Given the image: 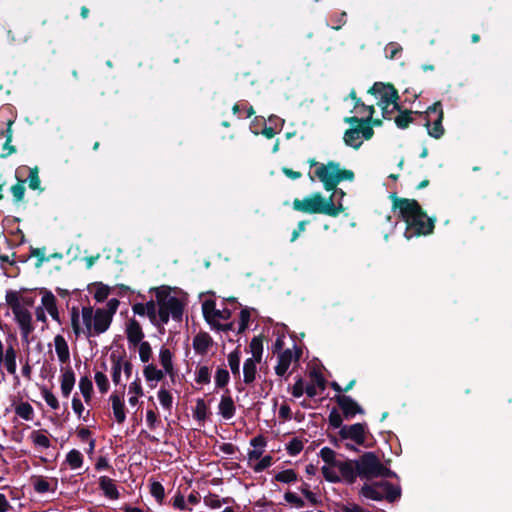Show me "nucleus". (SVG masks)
Here are the masks:
<instances>
[{
  "label": "nucleus",
  "mask_w": 512,
  "mask_h": 512,
  "mask_svg": "<svg viewBox=\"0 0 512 512\" xmlns=\"http://www.w3.org/2000/svg\"><path fill=\"white\" fill-rule=\"evenodd\" d=\"M392 210L398 211L399 218L405 222L404 236L407 240L413 237L428 236L434 232L436 217H429L416 199L390 195Z\"/></svg>",
  "instance_id": "obj_1"
},
{
  "label": "nucleus",
  "mask_w": 512,
  "mask_h": 512,
  "mask_svg": "<svg viewBox=\"0 0 512 512\" xmlns=\"http://www.w3.org/2000/svg\"><path fill=\"white\" fill-rule=\"evenodd\" d=\"M293 209L308 214H324L330 217H337L345 210L342 203H335L333 195L328 198L320 192H315L304 199L295 198L292 203Z\"/></svg>",
  "instance_id": "obj_2"
},
{
  "label": "nucleus",
  "mask_w": 512,
  "mask_h": 512,
  "mask_svg": "<svg viewBox=\"0 0 512 512\" xmlns=\"http://www.w3.org/2000/svg\"><path fill=\"white\" fill-rule=\"evenodd\" d=\"M328 421L331 427L340 429L338 434L342 440L349 439L354 441L357 445L368 446L366 445L367 423L363 422L352 425H343L342 415L335 407L332 408Z\"/></svg>",
  "instance_id": "obj_3"
},
{
  "label": "nucleus",
  "mask_w": 512,
  "mask_h": 512,
  "mask_svg": "<svg viewBox=\"0 0 512 512\" xmlns=\"http://www.w3.org/2000/svg\"><path fill=\"white\" fill-rule=\"evenodd\" d=\"M315 176L322 182L326 191H331L342 181H353L355 174L352 170L341 169L340 163L329 161L320 164L315 170Z\"/></svg>",
  "instance_id": "obj_4"
},
{
  "label": "nucleus",
  "mask_w": 512,
  "mask_h": 512,
  "mask_svg": "<svg viewBox=\"0 0 512 512\" xmlns=\"http://www.w3.org/2000/svg\"><path fill=\"white\" fill-rule=\"evenodd\" d=\"M360 494L368 499L381 501L386 499L393 503L401 496V489L388 481H379L372 484H364Z\"/></svg>",
  "instance_id": "obj_5"
},
{
  "label": "nucleus",
  "mask_w": 512,
  "mask_h": 512,
  "mask_svg": "<svg viewBox=\"0 0 512 512\" xmlns=\"http://www.w3.org/2000/svg\"><path fill=\"white\" fill-rule=\"evenodd\" d=\"M425 118L424 126L427 128L428 135L434 139H440L445 133L443 127L444 112L440 101L433 103L423 113Z\"/></svg>",
  "instance_id": "obj_6"
},
{
  "label": "nucleus",
  "mask_w": 512,
  "mask_h": 512,
  "mask_svg": "<svg viewBox=\"0 0 512 512\" xmlns=\"http://www.w3.org/2000/svg\"><path fill=\"white\" fill-rule=\"evenodd\" d=\"M373 96H380L378 105H393V109H399V93L392 83L375 82L367 91Z\"/></svg>",
  "instance_id": "obj_7"
},
{
  "label": "nucleus",
  "mask_w": 512,
  "mask_h": 512,
  "mask_svg": "<svg viewBox=\"0 0 512 512\" xmlns=\"http://www.w3.org/2000/svg\"><path fill=\"white\" fill-rule=\"evenodd\" d=\"M380 460L374 452H365L358 461H356V469L359 476L372 479L377 477L380 467Z\"/></svg>",
  "instance_id": "obj_8"
},
{
  "label": "nucleus",
  "mask_w": 512,
  "mask_h": 512,
  "mask_svg": "<svg viewBox=\"0 0 512 512\" xmlns=\"http://www.w3.org/2000/svg\"><path fill=\"white\" fill-rule=\"evenodd\" d=\"M183 312V302L177 297H171L167 306H159L157 311V320L161 324H167L171 315L175 321H181Z\"/></svg>",
  "instance_id": "obj_9"
},
{
  "label": "nucleus",
  "mask_w": 512,
  "mask_h": 512,
  "mask_svg": "<svg viewBox=\"0 0 512 512\" xmlns=\"http://www.w3.org/2000/svg\"><path fill=\"white\" fill-rule=\"evenodd\" d=\"M342 411V418L352 419L357 414H364V409L350 396L338 394L333 397Z\"/></svg>",
  "instance_id": "obj_10"
},
{
  "label": "nucleus",
  "mask_w": 512,
  "mask_h": 512,
  "mask_svg": "<svg viewBox=\"0 0 512 512\" xmlns=\"http://www.w3.org/2000/svg\"><path fill=\"white\" fill-rule=\"evenodd\" d=\"M126 335L130 347H136L140 343L144 342L143 338L145 335L142 327L140 323L134 318L130 319L126 325Z\"/></svg>",
  "instance_id": "obj_11"
},
{
  "label": "nucleus",
  "mask_w": 512,
  "mask_h": 512,
  "mask_svg": "<svg viewBox=\"0 0 512 512\" xmlns=\"http://www.w3.org/2000/svg\"><path fill=\"white\" fill-rule=\"evenodd\" d=\"M112 319L104 308H97L94 314L93 335H100L106 332L112 323Z\"/></svg>",
  "instance_id": "obj_12"
},
{
  "label": "nucleus",
  "mask_w": 512,
  "mask_h": 512,
  "mask_svg": "<svg viewBox=\"0 0 512 512\" xmlns=\"http://www.w3.org/2000/svg\"><path fill=\"white\" fill-rule=\"evenodd\" d=\"M125 387L126 386L123 385L122 388L125 389ZM123 394H124V390H122L121 393L113 392L110 396V400L112 402L113 414H114L115 420L119 424L123 423L126 419Z\"/></svg>",
  "instance_id": "obj_13"
},
{
  "label": "nucleus",
  "mask_w": 512,
  "mask_h": 512,
  "mask_svg": "<svg viewBox=\"0 0 512 512\" xmlns=\"http://www.w3.org/2000/svg\"><path fill=\"white\" fill-rule=\"evenodd\" d=\"M336 468L339 469L341 476L349 484H353L356 481L357 475H359L356 469V461H339Z\"/></svg>",
  "instance_id": "obj_14"
},
{
  "label": "nucleus",
  "mask_w": 512,
  "mask_h": 512,
  "mask_svg": "<svg viewBox=\"0 0 512 512\" xmlns=\"http://www.w3.org/2000/svg\"><path fill=\"white\" fill-rule=\"evenodd\" d=\"M212 344L213 339L207 332H199L193 338V348L200 355H205Z\"/></svg>",
  "instance_id": "obj_15"
},
{
  "label": "nucleus",
  "mask_w": 512,
  "mask_h": 512,
  "mask_svg": "<svg viewBox=\"0 0 512 512\" xmlns=\"http://www.w3.org/2000/svg\"><path fill=\"white\" fill-rule=\"evenodd\" d=\"M293 359V352L291 349H285L278 355V363L275 366V373L278 376H284L289 369Z\"/></svg>",
  "instance_id": "obj_16"
},
{
  "label": "nucleus",
  "mask_w": 512,
  "mask_h": 512,
  "mask_svg": "<svg viewBox=\"0 0 512 512\" xmlns=\"http://www.w3.org/2000/svg\"><path fill=\"white\" fill-rule=\"evenodd\" d=\"M99 488L103 491V494L111 500H117L120 497V493L114 483V480L108 476H101L99 478Z\"/></svg>",
  "instance_id": "obj_17"
},
{
  "label": "nucleus",
  "mask_w": 512,
  "mask_h": 512,
  "mask_svg": "<svg viewBox=\"0 0 512 512\" xmlns=\"http://www.w3.org/2000/svg\"><path fill=\"white\" fill-rule=\"evenodd\" d=\"M75 373L71 367H67L61 375V393L68 398L75 385Z\"/></svg>",
  "instance_id": "obj_18"
},
{
  "label": "nucleus",
  "mask_w": 512,
  "mask_h": 512,
  "mask_svg": "<svg viewBox=\"0 0 512 512\" xmlns=\"http://www.w3.org/2000/svg\"><path fill=\"white\" fill-rule=\"evenodd\" d=\"M218 408L219 414L226 420L233 418L236 413V407L230 395H222Z\"/></svg>",
  "instance_id": "obj_19"
},
{
  "label": "nucleus",
  "mask_w": 512,
  "mask_h": 512,
  "mask_svg": "<svg viewBox=\"0 0 512 512\" xmlns=\"http://www.w3.org/2000/svg\"><path fill=\"white\" fill-rule=\"evenodd\" d=\"M42 305L45 307L47 312L50 314L53 320L61 323L59 312L56 305L55 296L48 290H45L42 297Z\"/></svg>",
  "instance_id": "obj_20"
},
{
  "label": "nucleus",
  "mask_w": 512,
  "mask_h": 512,
  "mask_svg": "<svg viewBox=\"0 0 512 512\" xmlns=\"http://www.w3.org/2000/svg\"><path fill=\"white\" fill-rule=\"evenodd\" d=\"M399 114L395 117L394 121L396 126L399 129H406L409 127L411 123H413L414 119L412 117L413 114L422 115L423 113L418 111H412L408 109L402 110L401 106L399 105V109H396Z\"/></svg>",
  "instance_id": "obj_21"
},
{
  "label": "nucleus",
  "mask_w": 512,
  "mask_h": 512,
  "mask_svg": "<svg viewBox=\"0 0 512 512\" xmlns=\"http://www.w3.org/2000/svg\"><path fill=\"white\" fill-rule=\"evenodd\" d=\"M95 311L91 306H84L81 310V316L83 320V324L85 326V330L83 329V334L89 338L93 336V321H94Z\"/></svg>",
  "instance_id": "obj_22"
},
{
  "label": "nucleus",
  "mask_w": 512,
  "mask_h": 512,
  "mask_svg": "<svg viewBox=\"0 0 512 512\" xmlns=\"http://www.w3.org/2000/svg\"><path fill=\"white\" fill-rule=\"evenodd\" d=\"M13 122L11 120H9L7 122V128L5 130H1V135H5V143L3 144V152L0 154V157L1 158H7L8 156H10L11 154L15 153L16 152V147L14 145H11V141H12V136H13V132H12V126Z\"/></svg>",
  "instance_id": "obj_23"
},
{
  "label": "nucleus",
  "mask_w": 512,
  "mask_h": 512,
  "mask_svg": "<svg viewBox=\"0 0 512 512\" xmlns=\"http://www.w3.org/2000/svg\"><path fill=\"white\" fill-rule=\"evenodd\" d=\"M55 350L61 363H66L70 359L69 347L62 335H56L54 338Z\"/></svg>",
  "instance_id": "obj_24"
},
{
  "label": "nucleus",
  "mask_w": 512,
  "mask_h": 512,
  "mask_svg": "<svg viewBox=\"0 0 512 512\" xmlns=\"http://www.w3.org/2000/svg\"><path fill=\"white\" fill-rule=\"evenodd\" d=\"M261 361H255L254 359L248 358L245 360L243 365V375H244V383L251 384L255 381L256 373H257V363Z\"/></svg>",
  "instance_id": "obj_25"
},
{
  "label": "nucleus",
  "mask_w": 512,
  "mask_h": 512,
  "mask_svg": "<svg viewBox=\"0 0 512 512\" xmlns=\"http://www.w3.org/2000/svg\"><path fill=\"white\" fill-rule=\"evenodd\" d=\"M343 140L347 146L359 149L362 145V141L360 140V130L358 127L347 129L344 133Z\"/></svg>",
  "instance_id": "obj_26"
},
{
  "label": "nucleus",
  "mask_w": 512,
  "mask_h": 512,
  "mask_svg": "<svg viewBox=\"0 0 512 512\" xmlns=\"http://www.w3.org/2000/svg\"><path fill=\"white\" fill-rule=\"evenodd\" d=\"M0 267L8 277H16L19 273V268L16 266V260H10L7 255H0Z\"/></svg>",
  "instance_id": "obj_27"
},
{
  "label": "nucleus",
  "mask_w": 512,
  "mask_h": 512,
  "mask_svg": "<svg viewBox=\"0 0 512 512\" xmlns=\"http://www.w3.org/2000/svg\"><path fill=\"white\" fill-rule=\"evenodd\" d=\"M156 296V303L158 306H167L171 299V288L169 286L153 287L150 289Z\"/></svg>",
  "instance_id": "obj_28"
},
{
  "label": "nucleus",
  "mask_w": 512,
  "mask_h": 512,
  "mask_svg": "<svg viewBox=\"0 0 512 512\" xmlns=\"http://www.w3.org/2000/svg\"><path fill=\"white\" fill-rule=\"evenodd\" d=\"M159 361L162 367L164 368L165 372L169 374L170 376L173 375L174 368H173V362H172V353L171 351L166 348L162 347L159 352Z\"/></svg>",
  "instance_id": "obj_29"
},
{
  "label": "nucleus",
  "mask_w": 512,
  "mask_h": 512,
  "mask_svg": "<svg viewBox=\"0 0 512 512\" xmlns=\"http://www.w3.org/2000/svg\"><path fill=\"white\" fill-rule=\"evenodd\" d=\"M110 360L112 362V381L115 385H119L121 381L122 356H117L115 353H112Z\"/></svg>",
  "instance_id": "obj_30"
},
{
  "label": "nucleus",
  "mask_w": 512,
  "mask_h": 512,
  "mask_svg": "<svg viewBox=\"0 0 512 512\" xmlns=\"http://www.w3.org/2000/svg\"><path fill=\"white\" fill-rule=\"evenodd\" d=\"M84 462L83 455L77 449L70 450L65 459V463L73 470L81 468Z\"/></svg>",
  "instance_id": "obj_31"
},
{
  "label": "nucleus",
  "mask_w": 512,
  "mask_h": 512,
  "mask_svg": "<svg viewBox=\"0 0 512 512\" xmlns=\"http://www.w3.org/2000/svg\"><path fill=\"white\" fill-rule=\"evenodd\" d=\"M240 358L241 352L238 347L228 355V365L235 378H240Z\"/></svg>",
  "instance_id": "obj_32"
},
{
  "label": "nucleus",
  "mask_w": 512,
  "mask_h": 512,
  "mask_svg": "<svg viewBox=\"0 0 512 512\" xmlns=\"http://www.w3.org/2000/svg\"><path fill=\"white\" fill-rule=\"evenodd\" d=\"M79 389L83 395L86 403H89L92 399L93 383L88 376H83L79 380Z\"/></svg>",
  "instance_id": "obj_33"
},
{
  "label": "nucleus",
  "mask_w": 512,
  "mask_h": 512,
  "mask_svg": "<svg viewBox=\"0 0 512 512\" xmlns=\"http://www.w3.org/2000/svg\"><path fill=\"white\" fill-rule=\"evenodd\" d=\"M15 413L26 421H31L34 417V409L28 402H20L18 405H16Z\"/></svg>",
  "instance_id": "obj_34"
},
{
  "label": "nucleus",
  "mask_w": 512,
  "mask_h": 512,
  "mask_svg": "<svg viewBox=\"0 0 512 512\" xmlns=\"http://www.w3.org/2000/svg\"><path fill=\"white\" fill-rule=\"evenodd\" d=\"M250 351L252 353L251 359H254L255 361H261L262 360V354H263V338L262 336H255L252 338L250 342Z\"/></svg>",
  "instance_id": "obj_35"
},
{
  "label": "nucleus",
  "mask_w": 512,
  "mask_h": 512,
  "mask_svg": "<svg viewBox=\"0 0 512 512\" xmlns=\"http://www.w3.org/2000/svg\"><path fill=\"white\" fill-rule=\"evenodd\" d=\"M16 350L13 346H8L5 351V361L4 365L10 374L16 373Z\"/></svg>",
  "instance_id": "obj_36"
},
{
  "label": "nucleus",
  "mask_w": 512,
  "mask_h": 512,
  "mask_svg": "<svg viewBox=\"0 0 512 512\" xmlns=\"http://www.w3.org/2000/svg\"><path fill=\"white\" fill-rule=\"evenodd\" d=\"M143 374L147 381H161L164 378L163 371L157 369L154 364L146 365Z\"/></svg>",
  "instance_id": "obj_37"
},
{
  "label": "nucleus",
  "mask_w": 512,
  "mask_h": 512,
  "mask_svg": "<svg viewBox=\"0 0 512 512\" xmlns=\"http://www.w3.org/2000/svg\"><path fill=\"white\" fill-rule=\"evenodd\" d=\"M70 316H71V326L73 329V332L76 336V338H79L83 332V329L80 325V311L77 306H73L70 309Z\"/></svg>",
  "instance_id": "obj_38"
},
{
  "label": "nucleus",
  "mask_w": 512,
  "mask_h": 512,
  "mask_svg": "<svg viewBox=\"0 0 512 512\" xmlns=\"http://www.w3.org/2000/svg\"><path fill=\"white\" fill-rule=\"evenodd\" d=\"M28 186L32 190H39L40 192L44 191V188L41 187V180L39 178V169L37 166L30 168V170H29Z\"/></svg>",
  "instance_id": "obj_39"
},
{
  "label": "nucleus",
  "mask_w": 512,
  "mask_h": 512,
  "mask_svg": "<svg viewBox=\"0 0 512 512\" xmlns=\"http://www.w3.org/2000/svg\"><path fill=\"white\" fill-rule=\"evenodd\" d=\"M11 193L13 195V201L15 203H20L24 200L25 196V180L18 179V182L11 186Z\"/></svg>",
  "instance_id": "obj_40"
},
{
  "label": "nucleus",
  "mask_w": 512,
  "mask_h": 512,
  "mask_svg": "<svg viewBox=\"0 0 512 512\" xmlns=\"http://www.w3.org/2000/svg\"><path fill=\"white\" fill-rule=\"evenodd\" d=\"M30 256L37 259L35 263L36 268H40L44 262L50 261V257L46 256V247L34 248L31 246Z\"/></svg>",
  "instance_id": "obj_41"
},
{
  "label": "nucleus",
  "mask_w": 512,
  "mask_h": 512,
  "mask_svg": "<svg viewBox=\"0 0 512 512\" xmlns=\"http://www.w3.org/2000/svg\"><path fill=\"white\" fill-rule=\"evenodd\" d=\"M274 479L281 483H292L298 480V474L293 469H286L278 472Z\"/></svg>",
  "instance_id": "obj_42"
},
{
  "label": "nucleus",
  "mask_w": 512,
  "mask_h": 512,
  "mask_svg": "<svg viewBox=\"0 0 512 512\" xmlns=\"http://www.w3.org/2000/svg\"><path fill=\"white\" fill-rule=\"evenodd\" d=\"M32 484L37 493L44 494L51 490L49 482L43 476L32 477ZM52 489V491H54Z\"/></svg>",
  "instance_id": "obj_43"
},
{
  "label": "nucleus",
  "mask_w": 512,
  "mask_h": 512,
  "mask_svg": "<svg viewBox=\"0 0 512 512\" xmlns=\"http://www.w3.org/2000/svg\"><path fill=\"white\" fill-rule=\"evenodd\" d=\"M7 305L12 309V312L22 308L21 297L17 291L9 290L5 296Z\"/></svg>",
  "instance_id": "obj_44"
},
{
  "label": "nucleus",
  "mask_w": 512,
  "mask_h": 512,
  "mask_svg": "<svg viewBox=\"0 0 512 512\" xmlns=\"http://www.w3.org/2000/svg\"><path fill=\"white\" fill-rule=\"evenodd\" d=\"M321 459L329 466L336 467L339 460L336 459V453L329 447H323L319 453Z\"/></svg>",
  "instance_id": "obj_45"
},
{
  "label": "nucleus",
  "mask_w": 512,
  "mask_h": 512,
  "mask_svg": "<svg viewBox=\"0 0 512 512\" xmlns=\"http://www.w3.org/2000/svg\"><path fill=\"white\" fill-rule=\"evenodd\" d=\"M194 418L199 422H204L207 418V405L202 398L197 399L193 412Z\"/></svg>",
  "instance_id": "obj_46"
},
{
  "label": "nucleus",
  "mask_w": 512,
  "mask_h": 512,
  "mask_svg": "<svg viewBox=\"0 0 512 512\" xmlns=\"http://www.w3.org/2000/svg\"><path fill=\"white\" fill-rule=\"evenodd\" d=\"M230 380V375L227 369L218 367L215 373V385L217 388H224Z\"/></svg>",
  "instance_id": "obj_47"
},
{
  "label": "nucleus",
  "mask_w": 512,
  "mask_h": 512,
  "mask_svg": "<svg viewBox=\"0 0 512 512\" xmlns=\"http://www.w3.org/2000/svg\"><path fill=\"white\" fill-rule=\"evenodd\" d=\"M216 310H217L216 303L214 300L208 299L203 302L202 312H203V316H204L205 320L208 323H210V324L212 323V319H213V316H214Z\"/></svg>",
  "instance_id": "obj_48"
},
{
  "label": "nucleus",
  "mask_w": 512,
  "mask_h": 512,
  "mask_svg": "<svg viewBox=\"0 0 512 512\" xmlns=\"http://www.w3.org/2000/svg\"><path fill=\"white\" fill-rule=\"evenodd\" d=\"M150 493L156 499L159 504H162L165 498L164 486L158 482L153 481L150 485Z\"/></svg>",
  "instance_id": "obj_49"
},
{
  "label": "nucleus",
  "mask_w": 512,
  "mask_h": 512,
  "mask_svg": "<svg viewBox=\"0 0 512 512\" xmlns=\"http://www.w3.org/2000/svg\"><path fill=\"white\" fill-rule=\"evenodd\" d=\"M13 314L19 326L32 323L31 313L23 307L14 311Z\"/></svg>",
  "instance_id": "obj_50"
},
{
  "label": "nucleus",
  "mask_w": 512,
  "mask_h": 512,
  "mask_svg": "<svg viewBox=\"0 0 512 512\" xmlns=\"http://www.w3.org/2000/svg\"><path fill=\"white\" fill-rule=\"evenodd\" d=\"M287 453L290 456H296L303 450V441L298 437H294L286 445Z\"/></svg>",
  "instance_id": "obj_51"
},
{
  "label": "nucleus",
  "mask_w": 512,
  "mask_h": 512,
  "mask_svg": "<svg viewBox=\"0 0 512 512\" xmlns=\"http://www.w3.org/2000/svg\"><path fill=\"white\" fill-rule=\"evenodd\" d=\"M195 381L198 384H209L211 381V373L208 366H200L196 372Z\"/></svg>",
  "instance_id": "obj_52"
},
{
  "label": "nucleus",
  "mask_w": 512,
  "mask_h": 512,
  "mask_svg": "<svg viewBox=\"0 0 512 512\" xmlns=\"http://www.w3.org/2000/svg\"><path fill=\"white\" fill-rule=\"evenodd\" d=\"M31 439L36 446L42 448H49L51 445L49 438L40 431H33L31 433Z\"/></svg>",
  "instance_id": "obj_53"
},
{
  "label": "nucleus",
  "mask_w": 512,
  "mask_h": 512,
  "mask_svg": "<svg viewBox=\"0 0 512 512\" xmlns=\"http://www.w3.org/2000/svg\"><path fill=\"white\" fill-rule=\"evenodd\" d=\"M97 289L94 293V298L97 302H104L110 294V287L103 283H97Z\"/></svg>",
  "instance_id": "obj_54"
},
{
  "label": "nucleus",
  "mask_w": 512,
  "mask_h": 512,
  "mask_svg": "<svg viewBox=\"0 0 512 512\" xmlns=\"http://www.w3.org/2000/svg\"><path fill=\"white\" fill-rule=\"evenodd\" d=\"M95 382L99 391L104 394L109 390V380L103 372L95 373Z\"/></svg>",
  "instance_id": "obj_55"
},
{
  "label": "nucleus",
  "mask_w": 512,
  "mask_h": 512,
  "mask_svg": "<svg viewBox=\"0 0 512 512\" xmlns=\"http://www.w3.org/2000/svg\"><path fill=\"white\" fill-rule=\"evenodd\" d=\"M158 398L161 403V405L167 409L170 410L173 403V397L169 391H167L164 388H161L158 392Z\"/></svg>",
  "instance_id": "obj_56"
},
{
  "label": "nucleus",
  "mask_w": 512,
  "mask_h": 512,
  "mask_svg": "<svg viewBox=\"0 0 512 512\" xmlns=\"http://www.w3.org/2000/svg\"><path fill=\"white\" fill-rule=\"evenodd\" d=\"M145 314L153 325L158 326L156 302L150 300L145 304Z\"/></svg>",
  "instance_id": "obj_57"
},
{
  "label": "nucleus",
  "mask_w": 512,
  "mask_h": 512,
  "mask_svg": "<svg viewBox=\"0 0 512 512\" xmlns=\"http://www.w3.org/2000/svg\"><path fill=\"white\" fill-rule=\"evenodd\" d=\"M152 356V348L149 342L145 341L139 344V357L143 363L149 362Z\"/></svg>",
  "instance_id": "obj_58"
},
{
  "label": "nucleus",
  "mask_w": 512,
  "mask_h": 512,
  "mask_svg": "<svg viewBox=\"0 0 512 512\" xmlns=\"http://www.w3.org/2000/svg\"><path fill=\"white\" fill-rule=\"evenodd\" d=\"M402 52V47L396 42H390L385 47L386 57L388 59H395L399 53Z\"/></svg>",
  "instance_id": "obj_59"
},
{
  "label": "nucleus",
  "mask_w": 512,
  "mask_h": 512,
  "mask_svg": "<svg viewBox=\"0 0 512 512\" xmlns=\"http://www.w3.org/2000/svg\"><path fill=\"white\" fill-rule=\"evenodd\" d=\"M42 395L47 405L50 406L53 410H57L59 408V401L50 390L44 388L42 390Z\"/></svg>",
  "instance_id": "obj_60"
},
{
  "label": "nucleus",
  "mask_w": 512,
  "mask_h": 512,
  "mask_svg": "<svg viewBox=\"0 0 512 512\" xmlns=\"http://www.w3.org/2000/svg\"><path fill=\"white\" fill-rule=\"evenodd\" d=\"M321 472L325 480L330 483H338L341 481L340 476L335 471L330 469L328 466H323L321 468Z\"/></svg>",
  "instance_id": "obj_61"
},
{
  "label": "nucleus",
  "mask_w": 512,
  "mask_h": 512,
  "mask_svg": "<svg viewBox=\"0 0 512 512\" xmlns=\"http://www.w3.org/2000/svg\"><path fill=\"white\" fill-rule=\"evenodd\" d=\"M310 377L313 379V384L316 387H318L320 390H325L327 381L321 372L313 370L310 373Z\"/></svg>",
  "instance_id": "obj_62"
},
{
  "label": "nucleus",
  "mask_w": 512,
  "mask_h": 512,
  "mask_svg": "<svg viewBox=\"0 0 512 512\" xmlns=\"http://www.w3.org/2000/svg\"><path fill=\"white\" fill-rule=\"evenodd\" d=\"M273 463V458L270 455H266L254 466V471L259 473L269 468Z\"/></svg>",
  "instance_id": "obj_63"
},
{
  "label": "nucleus",
  "mask_w": 512,
  "mask_h": 512,
  "mask_svg": "<svg viewBox=\"0 0 512 512\" xmlns=\"http://www.w3.org/2000/svg\"><path fill=\"white\" fill-rule=\"evenodd\" d=\"M284 499L286 502H288L290 504H294L298 508H301L305 505V502L302 498H300L295 493L290 492V491H288L284 494Z\"/></svg>",
  "instance_id": "obj_64"
}]
</instances>
